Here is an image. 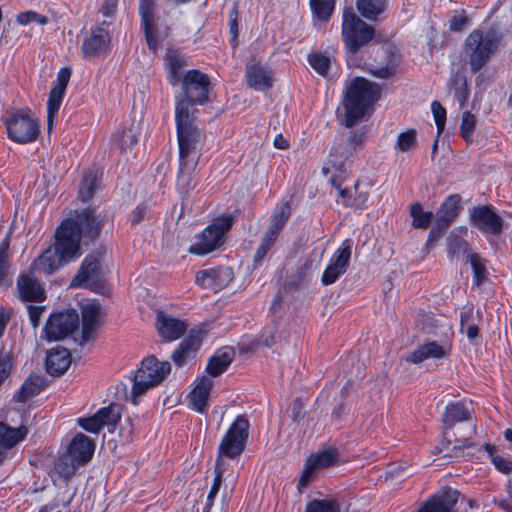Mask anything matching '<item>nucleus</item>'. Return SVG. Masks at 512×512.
<instances>
[{
    "label": "nucleus",
    "mask_w": 512,
    "mask_h": 512,
    "mask_svg": "<svg viewBox=\"0 0 512 512\" xmlns=\"http://www.w3.org/2000/svg\"><path fill=\"white\" fill-rule=\"evenodd\" d=\"M81 239L76 220L63 219L55 230L53 244L33 262L34 268L51 275L63 265L76 261L82 255Z\"/></svg>",
    "instance_id": "obj_1"
},
{
    "label": "nucleus",
    "mask_w": 512,
    "mask_h": 512,
    "mask_svg": "<svg viewBox=\"0 0 512 512\" xmlns=\"http://www.w3.org/2000/svg\"><path fill=\"white\" fill-rule=\"evenodd\" d=\"M381 87L364 77H356L347 88L343 106L345 109V125L355 126L361 121L369 109L380 99Z\"/></svg>",
    "instance_id": "obj_2"
},
{
    "label": "nucleus",
    "mask_w": 512,
    "mask_h": 512,
    "mask_svg": "<svg viewBox=\"0 0 512 512\" xmlns=\"http://www.w3.org/2000/svg\"><path fill=\"white\" fill-rule=\"evenodd\" d=\"M181 92L175 95V111L196 114V106L211 102L212 83L209 76L199 69H189L180 82Z\"/></svg>",
    "instance_id": "obj_3"
},
{
    "label": "nucleus",
    "mask_w": 512,
    "mask_h": 512,
    "mask_svg": "<svg viewBox=\"0 0 512 512\" xmlns=\"http://www.w3.org/2000/svg\"><path fill=\"white\" fill-rule=\"evenodd\" d=\"M341 37L344 50L349 56H356L362 49L377 43L374 26L358 16L352 7L342 12Z\"/></svg>",
    "instance_id": "obj_4"
},
{
    "label": "nucleus",
    "mask_w": 512,
    "mask_h": 512,
    "mask_svg": "<svg viewBox=\"0 0 512 512\" xmlns=\"http://www.w3.org/2000/svg\"><path fill=\"white\" fill-rule=\"evenodd\" d=\"M499 43L500 39L493 31L475 29L466 37L463 50L472 73L479 72L488 63Z\"/></svg>",
    "instance_id": "obj_5"
},
{
    "label": "nucleus",
    "mask_w": 512,
    "mask_h": 512,
    "mask_svg": "<svg viewBox=\"0 0 512 512\" xmlns=\"http://www.w3.org/2000/svg\"><path fill=\"white\" fill-rule=\"evenodd\" d=\"M236 217L233 214H222L215 217L200 233L195 236V242L188 248V252L196 256L208 255L225 242V235L232 229Z\"/></svg>",
    "instance_id": "obj_6"
},
{
    "label": "nucleus",
    "mask_w": 512,
    "mask_h": 512,
    "mask_svg": "<svg viewBox=\"0 0 512 512\" xmlns=\"http://www.w3.org/2000/svg\"><path fill=\"white\" fill-rule=\"evenodd\" d=\"M170 372V362L159 361L154 355L145 357L132 378V397L135 399L143 395L148 389L159 385Z\"/></svg>",
    "instance_id": "obj_7"
},
{
    "label": "nucleus",
    "mask_w": 512,
    "mask_h": 512,
    "mask_svg": "<svg viewBox=\"0 0 512 512\" xmlns=\"http://www.w3.org/2000/svg\"><path fill=\"white\" fill-rule=\"evenodd\" d=\"M175 127L178 143V159L191 160L205 135L196 125V114L175 112Z\"/></svg>",
    "instance_id": "obj_8"
},
{
    "label": "nucleus",
    "mask_w": 512,
    "mask_h": 512,
    "mask_svg": "<svg viewBox=\"0 0 512 512\" xmlns=\"http://www.w3.org/2000/svg\"><path fill=\"white\" fill-rule=\"evenodd\" d=\"M7 137L17 144L35 142L40 135V120L30 109H20L4 121Z\"/></svg>",
    "instance_id": "obj_9"
},
{
    "label": "nucleus",
    "mask_w": 512,
    "mask_h": 512,
    "mask_svg": "<svg viewBox=\"0 0 512 512\" xmlns=\"http://www.w3.org/2000/svg\"><path fill=\"white\" fill-rule=\"evenodd\" d=\"M459 444H455L450 452L447 454L450 458L457 460H479L480 453L484 450L493 464L494 468L504 474L508 475L512 472V461L508 458L500 456L495 453V446L491 443H485L483 446L476 447V443L469 439L464 438L457 441Z\"/></svg>",
    "instance_id": "obj_10"
},
{
    "label": "nucleus",
    "mask_w": 512,
    "mask_h": 512,
    "mask_svg": "<svg viewBox=\"0 0 512 512\" xmlns=\"http://www.w3.org/2000/svg\"><path fill=\"white\" fill-rule=\"evenodd\" d=\"M249 428L246 415L235 417L219 443L216 464L221 458L235 459L243 453L249 438Z\"/></svg>",
    "instance_id": "obj_11"
},
{
    "label": "nucleus",
    "mask_w": 512,
    "mask_h": 512,
    "mask_svg": "<svg viewBox=\"0 0 512 512\" xmlns=\"http://www.w3.org/2000/svg\"><path fill=\"white\" fill-rule=\"evenodd\" d=\"M470 225L484 235L499 236L504 227V220L492 204H484L469 210Z\"/></svg>",
    "instance_id": "obj_12"
},
{
    "label": "nucleus",
    "mask_w": 512,
    "mask_h": 512,
    "mask_svg": "<svg viewBox=\"0 0 512 512\" xmlns=\"http://www.w3.org/2000/svg\"><path fill=\"white\" fill-rule=\"evenodd\" d=\"M79 326V316L74 309L52 313L43 328L47 341H59L70 336Z\"/></svg>",
    "instance_id": "obj_13"
},
{
    "label": "nucleus",
    "mask_w": 512,
    "mask_h": 512,
    "mask_svg": "<svg viewBox=\"0 0 512 512\" xmlns=\"http://www.w3.org/2000/svg\"><path fill=\"white\" fill-rule=\"evenodd\" d=\"M352 247V239L346 238L333 252L321 276V284L323 286L334 284L343 274L346 273L350 266Z\"/></svg>",
    "instance_id": "obj_14"
},
{
    "label": "nucleus",
    "mask_w": 512,
    "mask_h": 512,
    "mask_svg": "<svg viewBox=\"0 0 512 512\" xmlns=\"http://www.w3.org/2000/svg\"><path fill=\"white\" fill-rule=\"evenodd\" d=\"M365 139V133L362 131H353L349 137L344 140L341 139L331 148L327 167H323L324 174H327L331 168L344 172L346 170V163L352 156L354 151L360 146Z\"/></svg>",
    "instance_id": "obj_15"
},
{
    "label": "nucleus",
    "mask_w": 512,
    "mask_h": 512,
    "mask_svg": "<svg viewBox=\"0 0 512 512\" xmlns=\"http://www.w3.org/2000/svg\"><path fill=\"white\" fill-rule=\"evenodd\" d=\"M461 493L451 486H443L429 495L413 512H459L457 504Z\"/></svg>",
    "instance_id": "obj_16"
},
{
    "label": "nucleus",
    "mask_w": 512,
    "mask_h": 512,
    "mask_svg": "<svg viewBox=\"0 0 512 512\" xmlns=\"http://www.w3.org/2000/svg\"><path fill=\"white\" fill-rule=\"evenodd\" d=\"M72 287L87 288L98 292L103 287L102 273L99 259L94 255H87L71 281Z\"/></svg>",
    "instance_id": "obj_17"
},
{
    "label": "nucleus",
    "mask_w": 512,
    "mask_h": 512,
    "mask_svg": "<svg viewBox=\"0 0 512 512\" xmlns=\"http://www.w3.org/2000/svg\"><path fill=\"white\" fill-rule=\"evenodd\" d=\"M203 337L204 334L201 329L192 328L189 330L170 356L176 367H183L196 357L202 346Z\"/></svg>",
    "instance_id": "obj_18"
},
{
    "label": "nucleus",
    "mask_w": 512,
    "mask_h": 512,
    "mask_svg": "<svg viewBox=\"0 0 512 512\" xmlns=\"http://www.w3.org/2000/svg\"><path fill=\"white\" fill-rule=\"evenodd\" d=\"M77 228L80 231V236L94 241L99 238L101 231L104 227V217L100 212H97L96 207H87L75 212Z\"/></svg>",
    "instance_id": "obj_19"
},
{
    "label": "nucleus",
    "mask_w": 512,
    "mask_h": 512,
    "mask_svg": "<svg viewBox=\"0 0 512 512\" xmlns=\"http://www.w3.org/2000/svg\"><path fill=\"white\" fill-rule=\"evenodd\" d=\"M452 350L451 340L445 336L441 343L425 341L406 357L408 362L420 364L427 359H443L449 357Z\"/></svg>",
    "instance_id": "obj_20"
},
{
    "label": "nucleus",
    "mask_w": 512,
    "mask_h": 512,
    "mask_svg": "<svg viewBox=\"0 0 512 512\" xmlns=\"http://www.w3.org/2000/svg\"><path fill=\"white\" fill-rule=\"evenodd\" d=\"M155 6V0H139L140 27L144 33L146 44L152 52H156L159 47L158 32L155 27Z\"/></svg>",
    "instance_id": "obj_21"
},
{
    "label": "nucleus",
    "mask_w": 512,
    "mask_h": 512,
    "mask_svg": "<svg viewBox=\"0 0 512 512\" xmlns=\"http://www.w3.org/2000/svg\"><path fill=\"white\" fill-rule=\"evenodd\" d=\"M155 326L158 335L163 341L173 342L184 336L189 324L186 320H181L163 311H159L156 314Z\"/></svg>",
    "instance_id": "obj_22"
},
{
    "label": "nucleus",
    "mask_w": 512,
    "mask_h": 512,
    "mask_svg": "<svg viewBox=\"0 0 512 512\" xmlns=\"http://www.w3.org/2000/svg\"><path fill=\"white\" fill-rule=\"evenodd\" d=\"M473 413L471 402L465 400L449 402L442 414L444 434L446 431L452 430L457 423L471 420Z\"/></svg>",
    "instance_id": "obj_23"
},
{
    "label": "nucleus",
    "mask_w": 512,
    "mask_h": 512,
    "mask_svg": "<svg viewBox=\"0 0 512 512\" xmlns=\"http://www.w3.org/2000/svg\"><path fill=\"white\" fill-rule=\"evenodd\" d=\"M19 299L24 303H41L46 300L44 285L29 274H20L17 278Z\"/></svg>",
    "instance_id": "obj_24"
},
{
    "label": "nucleus",
    "mask_w": 512,
    "mask_h": 512,
    "mask_svg": "<svg viewBox=\"0 0 512 512\" xmlns=\"http://www.w3.org/2000/svg\"><path fill=\"white\" fill-rule=\"evenodd\" d=\"M236 356V351L232 346H222L217 348L209 357L204 372L209 378H216L225 373Z\"/></svg>",
    "instance_id": "obj_25"
},
{
    "label": "nucleus",
    "mask_w": 512,
    "mask_h": 512,
    "mask_svg": "<svg viewBox=\"0 0 512 512\" xmlns=\"http://www.w3.org/2000/svg\"><path fill=\"white\" fill-rule=\"evenodd\" d=\"M213 388V380L201 375L195 380V386L189 392L190 408L197 413L205 414L208 410V400Z\"/></svg>",
    "instance_id": "obj_26"
},
{
    "label": "nucleus",
    "mask_w": 512,
    "mask_h": 512,
    "mask_svg": "<svg viewBox=\"0 0 512 512\" xmlns=\"http://www.w3.org/2000/svg\"><path fill=\"white\" fill-rule=\"evenodd\" d=\"M110 40L111 37L106 28L102 26L92 28L90 36L84 39L81 46L84 58L88 59L99 56L106 50Z\"/></svg>",
    "instance_id": "obj_27"
},
{
    "label": "nucleus",
    "mask_w": 512,
    "mask_h": 512,
    "mask_svg": "<svg viewBox=\"0 0 512 512\" xmlns=\"http://www.w3.org/2000/svg\"><path fill=\"white\" fill-rule=\"evenodd\" d=\"M187 65L186 57L176 49H168L164 57V70L170 86L175 87L184 78L183 68Z\"/></svg>",
    "instance_id": "obj_28"
},
{
    "label": "nucleus",
    "mask_w": 512,
    "mask_h": 512,
    "mask_svg": "<svg viewBox=\"0 0 512 512\" xmlns=\"http://www.w3.org/2000/svg\"><path fill=\"white\" fill-rule=\"evenodd\" d=\"M94 451V441L83 433H77L67 448L69 456L80 465L88 463L92 459Z\"/></svg>",
    "instance_id": "obj_29"
},
{
    "label": "nucleus",
    "mask_w": 512,
    "mask_h": 512,
    "mask_svg": "<svg viewBox=\"0 0 512 512\" xmlns=\"http://www.w3.org/2000/svg\"><path fill=\"white\" fill-rule=\"evenodd\" d=\"M199 157L191 160L178 159V170L176 174V189L178 193L186 198L189 196L195 185L193 184L195 170L198 165Z\"/></svg>",
    "instance_id": "obj_30"
},
{
    "label": "nucleus",
    "mask_w": 512,
    "mask_h": 512,
    "mask_svg": "<svg viewBox=\"0 0 512 512\" xmlns=\"http://www.w3.org/2000/svg\"><path fill=\"white\" fill-rule=\"evenodd\" d=\"M245 76L248 86L256 91L264 92L273 87L272 72L261 63L247 65Z\"/></svg>",
    "instance_id": "obj_31"
},
{
    "label": "nucleus",
    "mask_w": 512,
    "mask_h": 512,
    "mask_svg": "<svg viewBox=\"0 0 512 512\" xmlns=\"http://www.w3.org/2000/svg\"><path fill=\"white\" fill-rule=\"evenodd\" d=\"M369 193L359 190V181L353 185V189L344 187L338 192L336 202L344 208H351L354 211H363L368 207Z\"/></svg>",
    "instance_id": "obj_32"
},
{
    "label": "nucleus",
    "mask_w": 512,
    "mask_h": 512,
    "mask_svg": "<svg viewBox=\"0 0 512 512\" xmlns=\"http://www.w3.org/2000/svg\"><path fill=\"white\" fill-rule=\"evenodd\" d=\"M81 337L84 342L94 338L98 327L100 326L101 306L98 303H89L81 310Z\"/></svg>",
    "instance_id": "obj_33"
},
{
    "label": "nucleus",
    "mask_w": 512,
    "mask_h": 512,
    "mask_svg": "<svg viewBox=\"0 0 512 512\" xmlns=\"http://www.w3.org/2000/svg\"><path fill=\"white\" fill-rule=\"evenodd\" d=\"M227 277V269L223 267H213L198 271L196 273L195 283L203 289L218 290L226 286Z\"/></svg>",
    "instance_id": "obj_34"
},
{
    "label": "nucleus",
    "mask_w": 512,
    "mask_h": 512,
    "mask_svg": "<svg viewBox=\"0 0 512 512\" xmlns=\"http://www.w3.org/2000/svg\"><path fill=\"white\" fill-rule=\"evenodd\" d=\"M356 10L362 19L377 23L385 18L388 0H356Z\"/></svg>",
    "instance_id": "obj_35"
},
{
    "label": "nucleus",
    "mask_w": 512,
    "mask_h": 512,
    "mask_svg": "<svg viewBox=\"0 0 512 512\" xmlns=\"http://www.w3.org/2000/svg\"><path fill=\"white\" fill-rule=\"evenodd\" d=\"M71 364L70 351L63 347H56L47 353L46 371L51 376L63 375Z\"/></svg>",
    "instance_id": "obj_36"
},
{
    "label": "nucleus",
    "mask_w": 512,
    "mask_h": 512,
    "mask_svg": "<svg viewBox=\"0 0 512 512\" xmlns=\"http://www.w3.org/2000/svg\"><path fill=\"white\" fill-rule=\"evenodd\" d=\"M462 197L459 194L448 195L436 211V220L450 227L462 211Z\"/></svg>",
    "instance_id": "obj_37"
},
{
    "label": "nucleus",
    "mask_w": 512,
    "mask_h": 512,
    "mask_svg": "<svg viewBox=\"0 0 512 512\" xmlns=\"http://www.w3.org/2000/svg\"><path fill=\"white\" fill-rule=\"evenodd\" d=\"M385 64L384 65H374L371 64L368 68V71L374 77L380 79H389L395 76L397 72V67L400 63L399 55L393 49H385Z\"/></svg>",
    "instance_id": "obj_38"
},
{
    "label": "nucleus",
    "mask_w": 512,
    "mask_h": 512,
    "mask_svg": "<svg viewBox=\"0 0 512 512\" xmlns=\"http://www.w3.org/2000/svg\"><path fill=\"white\" fill-rule=\"evenodd\" d=\"M339 457L338 449L330 446L311 454L307 457V460L320 471L338 465Z\"/></svg>",
    "instance_id": "obj_39"
},
{
    "label": "nucleus",
    "mask_w": 512,
    "mask_h": 512,
    "mask_svg": "<svg viewBox=\"0 0 512 512\" xmlns=\"http://www.w3.org/2000/svg\"><path fill=\"white\" fill-rule=\"evenodd\" d=\"M102 174L97 169L88 170L80 183L78 199L83 202H89L96 193Z\"/></svg>",
    "instance_id": "obj_40"
},
{
    "label": "nucleus",
    "mask_w": 512,
    "mask_h": 512,
    "mask_svg": "<svg viewBox=\"0 0 512 512\" xmlns=\"http://www.w3.org/2000/svg\"><path fill=\"white\" fill-rule=\"evenodd\" d=\"M447 86L448 89L453 92L460 108H463L467 103L470 94L467 77L458 72L454 73L450 76Z\"/></svg>",
    "instance_id": "obj_41"
},
{
    "label": "nucleus",
    "mask_w": 512,
    "mask_h": 512,
    "mask_svg": "<svg viewBox=\"0 0 512 512\" xmlns=\"http://www.w3.org/2000/svg\"><path fill=\"white\" fill-rule=\"evenodd\" d=\"M44 389L42 379L39 376L30 375L24 380L16 392L14 398L18 402H25L29 398L39 395Z\"/></svg>",
    "instance_id": "obj_42"
},
{
    "label": "nucleus",
    "mask_w": 512,
    "mask_h": 512,
    "mask_svg": "<svg viewBox=\"0 0 512 512\" xmlns=\"http://www.w3.org/2000/svg\"><path fill=\"white\" fill-rule=\"evenodd\" d=\"M27 435L25 427L13 428L0 422V446L4 448H12L22 441Z\"/></svg>",
    "instance_id": "obj_43"
},
{
    "label": "nucleus",
    "mask_w": 512,
    "mask_h": 512,
    "mask_svg": "<svg viewBox=\"0 0 512 512\" xmlns=\"http://www.w3.org/2000/svg\"><path fill=\"white\" fill-rule=\"evenodd\" d=\"M291 212V202L289 200L280 204L277 203L272 212L268 228L281 233L291 216Z\"/></svg>",
    "instance_id": "obj_44"
},
{
    "label": "nucleus",
    "mask_w": 512,
    "mask_h": 512,
    "mask_svg": "<svg viewBox=\"0 0 512 512\" xmlns=\"http://www.w3.org/2000/svg\"><path fill=\"white\" fill-rule=\"evenodd\" d=\"M337 0H309V6L314 19L329 22L336 6Z\"/></svg>",
    "instance_id": "obj_45"
},
{
    "label": "nucleus",
    "mask_w": 512,
    "mask_h": 512,
    "mask_svg": "<svg viewBox=\"0 0 512 512\" xmlns=\"http://www.w3.org/2000/svg\"><path fill=\"white\" fill-rule=\"evenodd\" d=\"M409 213L412 218V226L415 229H427L433 219L432 211H423L420 202H414L410 205Z\"/></svg>",
    "instance_id": "obj_46"
},
{
    "label": "nucleus",
    "mask_w": 512,
    "mask_h": 512,
    "mask_svg": "<svg viewBox=\"0 0 512 512\" xmlns=\"http://www.w3.org/2000/svg\"><path fill=\"white\" fill-rule=\"evenodd\" d=\"M65 94L66 91L51 87L47 100V123L49 128L53 125L54 119L58 116Z\"/></svg>",
    "instance_id": "obj_47"
},
{
    "label": "nucleus",
    "mask_w": 512,
    "mask_h": 512,
    "mask_svg": "<svg viewBox=\"0 0 512 512\" xmlns=\"http://www.w3.org/2000/svg\"><path fill=\"white\" fill-rule=\"evenodd\" d=\"M311 68L320 76L326 77L331 67V59L322 52H312L307 56Z\"/></svg>",
    "instance_id": "obj_48"
},
{
    "label": "nucleus",
    "mask_w": 512,
    "mask_h": 512,
    "mask_svg": "<svg viewBox=\"0 0 512 512\" xmlns=\"http://www.w3.org/2000/svg\"><path fill=\"white\" fill-rule=\"evenodd\" d=\"M341 505L337 499H312L305 507V512H340Z\"/></svg>",
    "instance_id": "obj_49"
},
{
    "label": "nucleus",
    "mask_w": 512,
    "mask_h": 512,
    "mask_svg": "<svg viewBox=\"0 0 512 512\" xmlns=\"http://www.w3.org/2000/svg\"><path fill=\"white\" fill-rule=\"evenodd\" d=\"M469 261L473 272L472 283L474 286L479 287L487 280L488 277V271L485 263L477 253H471L469 255Z\"/></svg>",
    "instance_id": "obj_50"
},
{
    "label": "nucleus",
    "mask_w": 512,
    "mask_h": 512,
    "mask_svg": "<svg viewBox=\"0 0 512 512\" xmlns=\"http://www.w3.org/2000/svg\"><path fill=\"white\" fill-rule=\"evenodd\" d=\"M417 145V131L414 128H410L399 133L394 144V150L399 152H408L415 149Z\"/></svg>",
    "instance_id": "obj_51"
},
{
    "label": "nucleus",
    "mask_w": 512,
    "mask_h": 512,
    "mask_svg": "<svg viewBox=\"0 0 512 512\" xmlns=\"http://www.w3.org/2000/svg\"><path fill=\"white\" fill-rule=\"evenodd\" d=\"M228 26L229 43L233 49H236L239 45V8L237 2H234L228 11Z\"/></svg>",
    "instance_id": "obj_52"
},
{
    "label": "nucleus",
    "mask_w": 512,
    "mask_h": 512,
    "mask_svg": "<svg viewBox=\"0 0 512 512\" xmlns=\"http://www.w3.org/2000/svg\"><path fill=\"white\" fill-rule=\"evenodd\" d=\"M102 426L115 427L121 419L120 407L115 403H110L108 406L101 407L96 412Z\"/></svg>",
    "instance_id": "obj_53"
},
{
    "label": "nucleus",
    "mask_w": 512,
    "mask_h": 512,
    "mask_svg": "<svg viewBox=\"0 0 512 512\" xmlns=\"http://www.w3.org/2000/svg\"><path fill=\"white\" fill-rule=\"evenodd\" d=\"M77 466L80 464L76 463L69 454L58 457L54 464L55 471L64 480H69L75 474Z\"/></svg>",
    "instance_id": "obj_54"
},
{
    "label": "nucleus",
    "mask_w": 512,
    "mask_h": 512,
    "mask_svg": "<svg viewBox=\"0 0 512 512\" xmlns=\"http://www.w3.org/2000/svg\"><path fill=\"white\" fill-rule=\"evenodd\" d=\"M472 317V308L460 313V331L465 333L469 342L477 344L475 341L479 338V328L475 323H469Z\"/></svg>",
    "instance_id": "obj_55"
},
{
    "label": "nucleus",
    "mask_w": 512,
    "mask_h": 512,
    "mask_svg": "<svg viewBox=\"0 0 512 512\" xmlns=\"http://www.w3.org/2000/svg\"><path fill=\"white\" fill-rule=\"evenodd\" d=\"M137 141V136L132 128H122L115 135V142L122 153H126Z\"/></svg>",
    "instance_id": "obj_56"
},
{
    "label": "nucleus",
    "mask_w": 512,
    "mask_h": 512,
    "mask_svg": "<svg viewBox=\"0 0 512 512\" xmlns=\"http://www.w3.org/2000/svg\"><path fill=\"white\" fill-rule=\"evenodd\" d=\"M222 480H223V470L216 468L213 483L210 487V490H209L207 498H206V503L203 507V512L211 511V509L214 505L215 498L220 490Z\"/></svg>",
    "instance_id": "obj_57"
},
{
    "label": "nucleus",
    "mask_w": 512,
    "mask_h": 512,
    "mask_svg": "<svg viewBox=\"0 0 512 512\" xmlns=\"http://www.w3.org/2000/svg\"><path fill=\"white\" fill-rule=\"evenodd\" d=\"M15 364L12 354L0 349V387L11 375Z\"/></svg>",
    "instance_id": "obj_58"
},
{
    "label": "nucleus",
    "mask_w": 512,
    "mask_h": 512,
    "mask_svg": "<svg viewBox=\"0 0 512 512\" xmlns=\"http://www.w3.org/2000/svg\"><path fill=\"white\" fill-rule=\"evenodd\" d=\"M476 127V118L470 111H465L462 114L460 124V135L466 141H471L472 134Z\"/></svg>",
    "instance_id": "obj_59"
},
{
    "label": "nucleus",
    "mask_w": 512,
    "mask_h": 512,
    "mask_svg": "<svg viewBox=\"0 0 512 512\" xmlns=\"http://www.w3.org/2000/svg\"><path fill=\"white\" fill-rule=\"evenodd\" d=\"M16 21L20 25H27L32 22H37L40 25H46L48 23V18L45 15L28 10L17 14Z\"/></svg>",
    "instance_id": "obj_60"
},
{
    "label": "nucleus",
    "mask_w": 512,
    "mask_h": 512,
    "mask_svg": "<svg viewBox=\"0 0 512 512\" xmlns=\"http://www.w3.org/2000/svg\"><path fill=\"white\" fill-rule=\"evenodd\" d=\"M431 111L437 128V133L440 135L445 128L446 124V109L438 101L431 103Z\"/></svg>",
    "instance_id": "obj_61"
},
{
    "label": "nucleus",
    "mask_w": 512,
    "mask_h": 512,
    "mask_svg": "<svg viewBox=\"0 0 512 512\" xmlns=\"http://www.w3.org/2000/svg\"><path fill=\"white\" fill-rule=\"evenodd\" d=\"M78 425L89 433L97 434L103 428L102 422L99 420L97 414H93L89 417L78 418Z\"/></svg>",
    "instance_id": "obj_62"
},
{
    "label": "nucleus",
    "mask_w": 512,
    "mask_h": 512,
    "mask_svg": "<svg viewBox=\"0 0 512 512\" xmlns=\"http://www.w3.org/2000/svg\"><path fill=\"white\" fill-rule=\"evenodd\" d=\"M449 227L442 224L441 222H435V226L429 231L428 237L425 242V248L429 249L435 245V243L442 238Z\"/></svg>",
    "instance_id": "obj_63"
},
{
    "label": "nucleus",
    "mask_w": 512,
    "mask_h": 512,
    "mask_svg": "<svg viewBox=\"0 0 512 512\" xmlns=\"http://www.w3.org/2000/svg\"><path fill=\"white\" fill-rule=\"evenodd\" d=\"M318 472V470L306 459L304 470L298 480L297 490L302 492L303 489L309 486L314 474Z\"/></svg>",
    "instance_id": "obj_64"
}]
</instances>
